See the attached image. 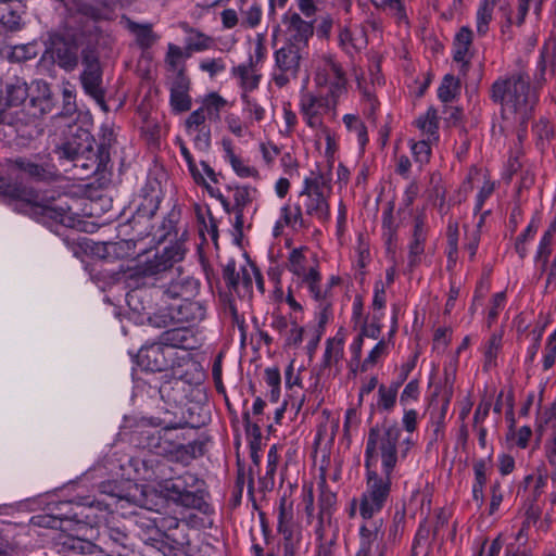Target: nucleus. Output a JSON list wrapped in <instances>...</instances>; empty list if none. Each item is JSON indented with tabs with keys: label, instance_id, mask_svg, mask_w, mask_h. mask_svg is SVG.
<instances>
[{
	"label": "nucleus",
	"instance_id": "680f3d73",
	"mask_svg": "<svg viewBox=\"0 0 556 556\" xmlns=\"http://www.w3.org/2000/svg\"><path fill=\"white\" fill-rule=\"evenodd\" d=\"M556 361V330L548 337L543 358V367L548 370Z\"/></svg>",
	"mask_w": 556,
	"mask_h": 556
},
{
	"label": "nucleus",
	"instance_id": "774afa93",
	"mask_svg": "<svg viewBox=\"0 0 556 556\" xmlns=\"http://www.w3.org/2000/svg\"><path fill=\"white\" fill-rule=\"evenodd\" d=\"M552 433L544 444L545 457L549 464L556 463V420L552 426Z\"/></svg>",
	"mask_w": 556,
	"mask_h": 556
},
{
	"label": "nucleus",
	"instance_id": "13d9d810",
	"mask_svg": "<svg viewBox=\"0 0 556 556\" xmlns=\"http://www.w3.org/2000/svg\"><path fill=\"white\" fill-rule=\"evenodd\" d=\"M371 3L383 10H388L390 13L395 15L399 20L405 17L402 2L400 0H370Z\"/></svg>",
	"mask_w": 556,
	"mask_h": 556
},
{
	"label": "nucleus",
	"instance_id": "0e129e2a",
	"mask_svg": "<svg viewBox=\"0 0 556 556\" xmlns=\"http://www.w3.org/2000/svg\"><path fill=\"white\" fill-rule=\"evenodd\" d=\"M303 327L293 321L291 323L288 332H286V334L282 338L285 339L287 345L298 346L299 344H301L303 340Z\"/></svg>",
	"mask_w": 556,
	"mask_h": 556
},
{
	"label": "nucleus",
	"instance_id": "052dcab7",
	"mask_svg": "<svg viewBox=\"0 0 556 556\" xmlns=\"http://www.w3.org/2000/svg\"><path fill=\"white\" fill-rule=\"evenodd\" d=\"M192 137L194 147L200 151H206L211 146V128L205 127L188 134Z\"/></svg>",
	"mask_w": 556,
	"mask_h": 556
},
{
	"label": "nucleus",
	"instance_id": "8fccbe9b",
	"mask_svg": "<svg viewBox=\"0 0 556 556\" xmlns=\"http://www.w3.org/2000/svg\"><path fill=\"white\" fill-rule=\"evenodd\" d=\"M262 9L257 3H252L247 10H241V25L253 28L261 22Z\"/></svg>",
	"mask_w": 556,
	"mask_h": 556
},
{
	"label": "nucleus",
	"instance_id": "58836bf2",
	"mask_svg": "<svg viewBox=\"0 0 556 556\" xmlns=\"http://www.w3.org/2000/svg\"><path fill=\"white\" fill-rule=\"evenodd\" d=\"M37 54V45L35 42H30L11 47L7 52V58L10 62L21 63L36 58Z\"/></svg>",
	"mask_w": 556,
	"mask_h": 556
},
{
	"label": "nucleus",
	"instance_id": "de8ad7c7",
	"mask_svg": "<svg viewBox=\"0 0 556 556\" xmlns=\"http://www.w3.org/2000/svg\"><path fill=\"white\" fill-rule=\"evenodd\" d=\"M434 140L428 138L427 140H420L412 143L410 150L416 163L424 165L429 162L431 155L430 144Z\"/></svg>",
	"mask_w": 556,
	"mask_h": 556
},
{
	"label": "nucleus",
	"instance_id": "dca6fc26",
	"mask_svg": "<svg viewBox=\"0 0 556 556\" xmlns=\"http://www.w3.org/2000/svg\"><path fill=\"white\" fill-rule=\"evenodd\" d=\"M70 137L58 148L61 159L70 161H78L79 159H88L87 154L92 152V137L86 129L73 125L68 126Z\"/></svg>",
	"mask_w": 556,
	"mask_h": 556
},
{
	"label": "nucleus",
	"instance_id": "ddd939ff",
	"mask_svg": "<svg viewBox=\"0 0 556 556\" xmlns=\"http://www.w3.org/2000/svg\"><path fill=\"white\" fill-rule=\"evenodd\" d=\"M388 544L382 519L364 521L358 530L355 556H386Z\"/></svg>",
	"mask_w": 556,
	"mask_h": 556
},
{
	"label": "nucleus",
	"instance_id": "f257e3e1",
	"mask_svg": "<svg viewBox=\"0 0 556 556\" xmlns=\"http://www.w3.org/2000/svg\"><path fill=\"white\" fill-rule=\"evenodd\" d=\"M0 194L15 201L16 207L45 224L56 223L75 227L77 214L72 211L66 195L40 191L22 182L0 178Z\"/></svg>",
	"mask_w": 556,
	"mask_h": 556
},
{
	"label": "nucleus",
	"instance_id": "b1692460",
	"mask_svg": "<svg viewBox=\"0 0 556 556\" xmlns=\"http://www.w3.org/2000/svg\"><path fill=\"white\" fill-rule=\"evenodd\" d=\"M301 59V48L294 43H288L275 53L277 68L287 72L288 75H298Z\"/></svg>",
	"mask_w": 556,
	"mask_h": 556
},
{
	"label": "nucleus",
	"instance_id": "a878e982",
	"mask_svg": "<svg viewBox=\"0 0 556 556\" xmlns=\"http://www.w3.org/2000/svg\"><path fill=\"white\" fill-rule=\"evenodd\" d=\"M555 63V46L552 42L545 43L536 65V73L534 75L535 85L540 87L547 80V75L552 76L554 74Z\"/></svg>",
	"mask_w": 556,
	"mask_h": 556
},
{
	"label": "nucleus",
	"instance_id": "7c9ffc66",
	"mask_svg": "<svg viewBox=\"0 0 556 556\" xmlns=\"http://www.w3.org/2000/svg\"><path fill=\"white\" fill-rule=\"evenodd\" d=\"M339 42L348 53H352L363 49L367 45V39L362 29L345 27L339 34Z\"/></svg>",
	"mask_w": 556,
	"mask_h": 556
},
{
	"label": "nucleus",
	"instance_id": "393cba45",
	"mask_svg": "<svg viewBox=\"0 0 556 556\" xmlns=\"http://www.w3.org/2000/svg\"><path fill=\"white\" fill-rule=\"evenodd\" d=\"M472 30L463 26L455 35L453 42L454 60L467 66L471 56Z\"/></svg>",
	"mask_w": 556,
	"mask_h": 556
},
{
	"label": "nucleus",
	"instance_id": "423d86ee",
	"mask_svg": "<svg viewBox=\"0 0 556 556\" xmlns=\"http://www.w3.org/2000/svg\"><path fill=\"white\" fill-rule=\"evenodd\" d=\"M302 504L306 522L313 526L316 539L320 543H331L339 531L333 520L336 495L330 492H321L318 500V511L315 514L313 489L304 488Z\"/></svg>",
	"mask_w": 556,
	"mask_h": 556
},
{
	"label": "nucleus",
	"instance_id": "bb28decb",
	"mask_svg": "<svg viewBox=\"0 0 556 556\" xmlns=\"http://www.w3.org/2000/svg\"><path fill=\"white\" fill-rule=\"evenodd\" d=\"M147 520L148 522L143 519L139 521V526L147 529L144 535L165 536L168 535L166 532L178 529L179 527V520L172 516L165 517L157 514L155 517L148 518Z\"/></svg>",
	"mask_w": 556,
	"mask_h": 556
},
{
	"label": "nucleus",
	"instance_id": "79ce46f5",
	"mask_svg": "<svg viewBox=\"0 0 556 556\" xmlns=\"http://www.w3.org/2000/svg\"><path fill=\"white\" fill-rule=\"evenodd\" d=\"M226 100L219 94L212 92L207 94L199 108L210 119H218L220 110L226 105Z\"/></svg>",
	"mask_w": 556,
	"mask_h": 556
},
{
	"label": "nucleus",
	"instance_id": "6e6d98bb",
	"mask_svg": "<svg viewBox=\"0 0 556 556\" xmlns=\"http://www.w3.org/2000/svg\"><path fill=\"white\" fill-rule=\"evenodd\" d=\"M455 378L456 374L454 368H452L451 370L445 369L444 380L440 386L439 392L437 393L438 395H440L441 400H452L454 394Z\"/></svg>",
	"mask_w": 556,
	"mask_h": 556
},
{
	"label": "nucleus",
	"instance_id": "69168bd1",
	"mask_svg": "<svg viewBox=\"0 0 556 556\" xmlns=\"http://www.w3.org/2000/svg\"><path fill=\"white\" fill-rule=\"evenodd\" d=\"M387 303L384 285L382 281H377L374 289L372 309L374 313H382Z\"/></svg>",
	"mask_w": 556,
	"mask_h": 556
},
{
	"label": "nucleus",
	"instance_id": "c9c22d12",
	"mask_svg": "<svg viewBox=\"0 0 556 556\" xmlns=\"http://www.w3.org/2000/svg\"><path fill=\"white\" fill-rule=\"evenodd\" d=\"M127 28L135 36L137 43L143 49L151 47L157 39L150 24H138L127 21Z\"/></svg>",
	"mask_w": 556,
	"mask_h": 556
},
{
	"label": "nucleus",
	"instance_id": "37998d69",
	"mask_svg": "<svg viewBox=\"0 0 556 556\" xmlns=\"http://www.w3.org/2000/svg\"><path fill=\"white\" fill-rule=\"evenodd\" d=\"M399 387L395 384H391L390 387H386L383 384L378 388V401L377 406L383 410H391L396 402Z\"/></svg>",
	"mask_w": 556,
	"mask_h": 556
},
{
	"label": "nucleus",
	"instance_id": "603ef678",
	"mask_svg": "<svg viewBox=\"0 0 556 556\" xmlns=\"http://www.w3.org/2000/svg\"><path fill=\"white\" fill-rule=\"evenodd\" d=\"M206 118L208 117L203 113V110L198 109L193 111L185 121V128L187 134H193L198 129L210 127L205 123Z\"/></svg>",
	"mask_w": 556,
	"mask_h": 556
},
{
	"label": "nucleus",
	"instance_id": "a18cd8bd",
	"mask_svg": "<svg viewBox=\"0 0 556 556\" xmlns=\"http://www.w3.org/2000/svg\"><path fill=\"white\" fill-rule=\"evenodd\" d=\"M343 123L349 131H352L357 136L358 143L361 146H365L368 141L367 128L359 117L354 114H346L343 116Z\"/></svg>",
	"mask_w": 556,
	"mask_h": 556
},
{
	"label": "nucleus",
	"instance_id": "6e6552de",
	"mask_svg": "<svg viewBox=\"0 0 556 556\" xmlns=\"http://www.w3.org/2000/svg\"><path fill=\"white\" fill-rule=\"evenodd\" d=\"M314 89L337 99L348 92V77L342 65L329 54L317 56L312 62Z\"/></svg>",
	"mask_w": 556,
	"mask_h": 556
},
{
	"label": "nucleus",
	"instance_id": "e433bc0d",
	"mask_svg": "<svg viewBox=\"0 0 556 556\" xmlns=\"http://www.w3.org/2000/svg\"><path fill=\"white\" fill-rule=\"evenodd\" d=\"M242 112L247 122L252 126L254 123H260L265 118V109L248 93L242 92Z\"/></svg>",
	"mask_w": 556,
	"mask_h": 556
},
{
	"label": "nucleus",
	"instance_id": "cd10ccee",
	"mask_svg": "<svg viewBox=\"0 0 556 556\" xmlns=\"http://www.w3.org/2000/svg\"><path fill=\"white\" fill-rule=\"evenodd\" d=\"M307 253L306 247L294 248L289 253L287 267L296 278L318 267L315 261L308 260Z\"/></svg>",
	"mask_w": 556,
	"mask_h": 556
},
{
	"label": "nucleus",
	"instance_id": "3c124183",
	"mask_svg": "<svg viewBox=\"0 0 556 556\" xmlns=\"http://www.w3.org/2000/svg\"><path fill=\"white\" fill-rule=\"evenodd\" d=\"M75 89L70 83L62 86L63 111L62 115L71 116L76 112Z\"/></svg>",
	"mask_w": 556,
	"mask_h": 556
},
{
	"label": "nucleus",
	"instance_id": "2f4dec72",
	"mask_svg": "<svg viewBox=\"0 0 556 556\" xmlns=\"http://www.w3.org/2000/svg\"><path fill=\"white\" fill-rule=\"evenodd\" d=\"M3 96L10 109L17 106L28 97L27 84L20 78H14L3 87Z\"/></svg>",
	"mask_w": 556,
	"mask_h": 556
},
{
	"label": "nucleus",
	"instance_id": "f704fd0d",
	"mask_svg": "<svg viewBox=\"0 0 556 556\" xmlns=\"http://www.w3.org/2000/svg\"><path fill=\"white\" fill-rule=\"evenodd\" d=\"M415 124L429 139L438 140L439 115L434 108L430 106L425 114L416 119Z\"/></svg>",
	"mask_w": 556,
	"mask_h": 556
},
{
	"label": "nucleus",
	"instance_id": "0eeeda50",
	"mask_svg": "<svg viewBox=\"0 0 556 556\" xmlns=\"http://www.w3.org/2000/svg\"><path fill=\"white\" fill-rule=\"evenodd\" d=\"M331 193L330 179L316 172L304 178V187L300 192V206L311 219L325 224L330 219L328 198Z\"/></svg>",
	"mask_w": 556,
	"mask_h": 556
},
{
	"label": "nucleus",
	"instance_id": "a19ab883",
	"mask_svg": "<svg viewBox=\"0 0 556 556\" xmlns=\"http://www.w3.org/2000/svg\"><path fill=\"white\" fill-rule=\"evenodd\" d=\"M459 80L453 75H445L438 88V97L444 102H451L459 92Z\"/></svg>",
	"mask_w": 556,
	"mask_h": 556
},
{
	"label": "nucleus",
	"instance_id": "4be33fe9",
	"mask_svg": "<svg viewBox=\"0 0 556 556\" xmlns=\"http://www.w3.org/2000/svg\"><path fill=\"white\" fill-rule=\"evenodd\" d=\"M200 283L197 279L184 276L178 277L177 279H170L168 285H164L161 287V291L163 296L173 300H189L195 296L199 292Z\"/></svg>",
	"mask_w": 556,
	"mask_h": 556
},
{
	"label": "nucleus",
	"instance_id": "6ab92c4d",
	"mask_svg": "<svg viewBox=\"0 0 556 556\" xmlns=\"http://www.w3.org/2000/svg\"><path fill=\"white\" fill-rule=\"evenodd\" d=\"M282 23L286 26V35L289 43H294L302 48L306 46L308 39L313 36V23L304 21L295 12H286L282 17Z\"/></svg>",
	"mask_w": 556,
	"mask_h": 556
},
{
	"label": "nucleus",
	"instance_id": "2eb2a0df",
	"mask_svg": "<svg viewBox=\"0 0 556 556\" xmlns=\"http://www.w3.org/2000/svg\"><path fill=\"white\" fill-rule=\"evenodd\" d=\"M84 71L80 74V81L87 94L98 103L103 104L104 91L102 88V71L97 54L91 50L81 51Z\"/></svg>",
	"mask_w": 556,
	"mask_h": 556
},
{
	"label": "nucleus",
	"instance_id": "4c0bfd02",
	"mask_svg": "<svg viewBox=\"0 0 556 556\" xmlns=\"http://www.w3.org/2000/svg\"><path fill=\"white\" fill-rule=\"evenodd\" d=\"M494 1L483 0L476 14V30L479 36H484L489 30L494 11Z\"/></svg>",
	"mask_w": 556,
	"mask_h": 556
},
{
	"label": "nucleus",
	"instance_id": "09e8293b",
	"mask_svg": "<svg viewBox=\"0 0 556 556\" xmlns=\"http://www.w3.org/2000/svg\"><path fill=\"white\" fill-rule=\"evenodd\" d=\"M228 163L230 164L232 170L241 178L257 179L260 177L258 170L254 166L249 165L239 156L232 157V160Z\"/></svg>",
	"mask_w": 556,
	"mask_h": 556
},
{
	"label": "nucleus",
	"instance_id": "f3484780",
	"mask_svg": "<svg viewBox=\"0 0 556 556\" xmlns=\"http://www.w3.org/2000/svg\"><path fill=\"white\" fill-rule=\"evenodd\" d=\"M174 352L162 340L142 346L138 353L139 365L148 371H163L175 366Z\"/></svg>",
	"mask_w": 556,
	"mask_h": 556
},
{
	"label": "nucleus",
	"instance_id": "338daca9",
	"mask_svg": "<svg viewBox=\"0 0 556 556\" xmlns=\"http://www.w3.org/2000/svg\"><path fill=\"white\" fill-rule=\"evenodd\" d=\"M17 166L27 175L36 178L45 177L46 169L43 166L35 164L28 160L16 161Z\"/></svg>",
	"mask_w": 556,
	"mask_h": 556
},
{
	"label": "nucleus",
	"instance_id": "4d7b16f0",
	"mask_svg": "<svg viewBox=\"0 0 556 556\" xmlns=\"http://www.w3.org/2000/svg\"><path fill=\"white\" fill-rule=\"evenodd\" d=\"M170 105L173 111L181 113L191 108V98L188 92L170 91Z\"/></svg>",
	"mask_w": 556,
	"mask_h": 556
},
{
	"label": "nucleus",
	"instance_id": "5fc2aeb1",
	"mask_svg": "<svg viewBox=\"0 0 556 556\" xmlns=\"http://www.w3.org/2000/svg\"><path fill=\"white\" fill-rule=\"evenodd\" d=\"M383 317V313H374L372 315V321L370 324L365 323L362 326L359 336L364 339L370 338V339H377L381 332V319Z\"/></svg>",
	"mask_w": 556,
	"mask_h": 556
},
{
	"label": "nucleus",
	"instance_id": "f8f14e48",
	"mask_svg": "<svg viewBox=\"0 0 556 556\" xmlns=\"http://www.w3.org/2000/svg\"><path fill=\"white\" fill-rule=\"evenodd\" d=\"M206 316V306L201 301L182 300L160 309L152 317L150 323L157 328L167 327L172 324L195 325Z\"/></svg>",
	"mask_w": 556,
	"mask_h": 556
},
{
	"label": "nucleus",
	"instance_id": "864d4df0",
	"mask_svg": "<svg viewBox=\"0 0 556 556\" xmlns=\"http://www.w3.org/2000/svg\"><path fill=\"white\" fill-rule=\"evenodd\" d=\"M387 354V343L384 340H380L374 349L369 352L367 357L361 365V370L366 371L369 367L374 366L379 358Z\"/></svg>",
	"mask_w": 556,
	"mask_h": 556
},
{
	"label": "nucleus",
	"instance_id": "aec40b11",
	"mask_svg": "<svg viewBox=\"0 0 556 556\" xmlns=\"http://www.w3.org/2000/svg\"><path fill=\"white\" fill-rule=\"evenodd\" d=\"M428 233V225L424 214L414 217L413 231L408 244V266L414 268L420 263L425 252V243Z\"/></svg>",
	"mask_w": 556,
	"mask_h": 556
},
{
	"label": "nucleus",
	"instance_id": "5701e85b",
	"mask_svg": "<svg viewBox=\"0 0 556 556\" xmlns=\"http://www.w3.org/2000/svg\"><path fill=\"white\" fill-rule=\"evenodd\" d=\"M304 212L300 204L291 207L283 205L280 210V217L274 226V236H280L283 227H290L293 230L306 229L309 227V220L305 218Z\"/></svg>",
	"mask_w": 556,
	"mask_h": 556
},
{
	"label": "nucleus",
	"instance_id": "c756f323",
	"mask_svg": "<svg viewBox=\"0 0 556 556\" xmlns=\"http://www.w3.org/2000/svg\"><path fill=\"white\" fill-rule=\"evenodd\" d=\"M232 75L239 79L243 92L248 93L255 89L260 83V75L253 68L252 59L248 63L240 64L232 68Z\"/></svg>",
	"mask_w": 556,
	"mask_h": 556
},
{
	"label": "nucleus",
	"instance_id": "39448f33",
	"mask_svg": "<svg viewBox=\"0 0 556 556\" xmlns=\"http://www.w3.org/2000/svg\"><path fill=\"white\" fill-rule=\"evenodd\" d=\"M137 444L141 448L174 462L188 464L194 458V446L186 444V438L177 425L161 429H142L138 432Z\"/></svg>",
	"mask_w": 556,
	"mask_h": 556
},
{
	"label": "nucleus",
	"instance_id": "c85d7f7f",
	"mask_svg": "<svg viewBox=\"0 0 556 556\" xmlns=\"http://www.w3.org/2000/svg\"><path fill=\"white\" fill-rule=\"evenodd\" d=\"M321 276L318 267L311 269L307 274L298 278V283L305 287L309 295L317 302L324 304L329 294V288L320 285Z\"/></svg>",
	"mask_w": 556,
	"mask_h": 556
},
{
	"label": "nucleus",
	"instance_id": "1a4fd4ad",
	"mask_svg": "<svg viewBox=\"0 0 556 556\" xmlns=\"http://www.w3.org/2000/svg\"><path fill=\"white\" fill-rule=\"evenodd\" d=\"M340 99L316 89L303 88L300 92L299 109L305 124L312 129L325 127V122L337 116Z\"/></svg>",
	"mask_w": 556,
	"mask_h": 556
},
{
	"label": "nucleus",
	"instance_id": "e2e57ef3",
	"mask_svg": "<svg viewBox=\"0 0 556 556\" xmlns=\"http://www.w3.org/2000/svg\"><path fill=\"white\" fill-rule=\"evenodd\" d=\"M252 201L251 189L249 187H236L233 189V210H242Z\"/></svg>",
	"mask_w": 556,
	"mask_h": 556
},
{
	"label": "nucleus",
	"instance_id": "49530a36",
	"mask_svg": "<svg viewBox=\"0 0 556 556\" xmlns=\"http://www.w3.org/2000/svg\"><path fill=\"white\" fill-rule=\"evenodd\" d=\"M240 276L241 269L238 271L236 268V262L233 260L228 261L223 269V278L227 283L228 288L240 294Z\"/></svg>",
	"mask_w": 556,
	"mask_h": 556
},
{
	"label": "nucleus",
	"instance_id": "a211bd4d",
	"mask_svg": "<svg viewBox=\"0 0 556 556\" xmlns=\"http://www.w3.org/2000/svg\"><path fill=\"white\" fill-rule=\"evenodd\" d=\"M142 541L161 552L164 556H193L186 534L152 536L143 535Z\"/></svg>",
	"mask_w": 556,
	"mask_h": 556
},
{
	"label": "nucleus",
	"instance_id": "ea45409f",
	"mask_svg": "<svg viewBox=\"0 0 556 556\" xmlns=\"http://www.w3.org/2000/svg\"><path fill=\"white\" fill-rule=\"evenodd\" d=\"M277 521V529L296 526L294 520L293 502L286 496H282L279 501Z\"/></svg>",
	"mask_w": 556,
	"mask_h": 556
},
{
	"label": "nucleus",
	"instance_id": "9b49d317",
	"mask_svg": "<svg viewBox=\"0 0 556 556\" xmlns=\"http://www.w3.org/2000/svg\"><path fill=\"white\" fill-rule=\"evenodd\" d=\"M185 243L177 240L152 255L148 253L144 260L139 261L137 271L144 277L173 275L174 270L179 271V267L176 265L185 258Z\"/></svg>",
	"mask_w": 556,
	"mask_h": 556
},
{
	"label": "nucleus",
	"instance_id": "bf43d9fd",
	"mask_svg": "<svg viewBox=\"0 0 556 556\" xmlns=\"http://www.w3.org/2000/svg\"><path fill=\"white\" fill-rule=\"evenodd\" d=\"M419 396V386L417 380H410L404 388L400 396L402 406L407 407L410 403L417 401Z\"/></svg>",
	"mask_w": 556,
	"mask_h": 556
},
{
	"label": "nucleus",
	"instance_id": "473e14b6",
	"mask_svg": "<svg viewBox=\"0 0 556 556\" xmlns=\"http://www.w3.org/2000/svg\"><path fill=\"white\" fill-rule=\"evenodd\" d=\"M136 491H140V494H134L135 502L147 510L159 513L163 505V497L157 494L156 490L149 485H142L140 489L136 486Z\"/></svg>",
	"mask_w": 556,
	"mask_h": 556
},
{
	"label": "nucleus",
	"instance_id": "7ed1b4c3",
	"mask_svg": "<svg viewBox=\"0 0 556 556\" xmlns=\"http://www.w3.org/2000/svg\"><path fill=\"white\" fill-rule=\"evenodd\" d=\"M402 430L396 424H381L370 428L367 434L364 466L366 471L394 476L401 458H405L414 445L410 437L400 444Z\"/></svg>",
	"mask_w": 556,
	"mask_h": 556
},
{
	"label": "nucleus",
	"instance_id": "c03bdc74",
	"mask_svg": "<svg viewBox=\"0 0 556 556\" xmlns=\"http://www.w3.org/2000/svg\"><path fill=\"white\" fill-rule=\"evenodd\" d=\"M225 123L227 129L237 138L253 137V134L250 129L251 125L248 122H243L238 115L228 114L225 117Z\"/></svg>",
	"mask_w": 556,
	"mask_h": 556
},
{
	"label": "nucleus",
	"instance_id": "412c9836",
	"mask_svg": "<svg viewBox=\"0 0 556 556\" xmlns=\"http://www.w3.org/2000/svg\"><path fill=\"white\" fill-rule=\"evenodd\" d=\"M160 339L173 352L175 349L194 350L200 344L198 336L190 327L168 329L160 336Z\"/></svg>",
	"mask_w": 556,
	"mask_h": 556
},
{
	"label": "nucleus",
	"instance_id": "72a5a7b5",
	"mask_svg": "<svg viewBox=\"0 0 556 556\" xmlns=\"http://www.w3.org/2000/svg\"><path fill=\"white\" fill-rule=\"evenodd\" d=\"M344 337L338 333L333 338L326 341V349L323 356L324 367H332L337 365L343 357Z\"/></svg>",
	"mask_w": 556,
	"mask_h": 556
},
{
	"label": "nucleus",
	"instance_id": "20e7f679",
	"mask_svg": "<svg viewBox=\"0 0 556 556\" xmlns=\"http://www.w3.org/2000/svg\"><path fill=\"white\" fill-rule=\"evenodd\" d=\"M491 99L502 106L506 119L526 125L538 103L535 88L523 66H519L504 78L495 80L491 87Z\"/></svg>",
	"mask_w": 556,
	"mask_h": 556
},
{
	"label": "nucleus",
	"instance_id": "9d476101",
	"mask_svg": "<svg viewBox=\"0 0 556 556\" xmlns=\"http://www.w3.org/2000/svg\"><path fill=\"white\" fill-rule=\"evenodd\" d=\"M392 476L375 471H366V486L358 500V510L365 521L374 520L372 517L386 506L391 493Z\"/></svg>",
	"mask_w": 556,
	"mask_h": 556
},
{
	"label": "nucleus",
	"instance_id": "4468645a",
	"mask_svg": "<svg viewBox=\"0 0 556 556\" xmlns=\"http://www.w3.org/2000/svg\"><path fill=\"white\" fill-rule=\"evenodd\" d=\"M81 51L78 38L68 34L53 35L48 50L53 62L66 72H73L77 67Z\"/></svg>",
	"mask_w": 556,
	"mask_h": 556
},
{
	"label": "nucleus",
	"instance_id": "f03ea898",
	"mask_svg": "<svg viewBox=\"0 0 556 556\" xmlns=\"http://www.w3.org/2000/svg\"><path fill=\"white\" fill-rule=\"evenodd\" d=\"M130 465L138 480L156 483L168 501L185 508L205 509L201 481L195 475L185 472L177 478L167 479L168 466L155 458H134Z\"/></svg>",
	"mask_w": 556,
	"mask_h": 556
}]
</instances>
